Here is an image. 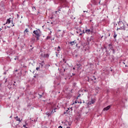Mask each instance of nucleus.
<instances>
[{
  "mask_svg": "<svg viewBox=\"0 0 128 128\" xmlns=\"http://www.w3.org/2000/svg\"><path fill=\"white\" fill-rule=\"evenodd\" d=\"M70 128V127H68H68H67L66 128Z\"/></svg>",
  "mask_w": 128,
  "mask_h": 128,
  "instance_id": "473e14b6",
  "label": "nucleus"
},
{
  "mask_svg": "<svg viewBox=\"0 0 128 128\" xmlns=\"http://www.w3.org/2000/svg\"><path fill=\"white\" fill-rule=\"evenodd\" d=\"M58 128H62V126H58Z\"/></svg>",
  "mask_w": 128,
  "mask_h": 128,
  "instance_id": "5701e85b",
  "label": "nucleus"
},
{
  "mask_svg": "<svg viewBox=\"0 0 128 128\" xmlns=\"http://www.w3.org/2000/svg\"><path fill=\"white\" fill-rule=\"evenodd\" d=\"M94 102H96V100H94V99H92L90 102H88V104H94Z\"/></svg>",
  "mask_w": 128,
  "mask_h": 128,
  "instance_id": "423d86ee",
  "label": "nucleus"
},
{
  "mask_svg": "<svg viewBox=\"0 0 128 128\" xmlns=\"http://www.w3.org/2000/svg\"><path fill=\"white\" fill-rule=\"evenodd\" d=\"M10 20H11V18H8V19H7V20H6V24H10Z\"/></svg>",
  "mask_w": 128,
  "mask_h": 128,
  "instance_id": "1a4fd4ad",
  "label": "nucleus"
},
{
  "mask_svg": "<svg viewBox=\"0 0 128 128\" xmlns=\"http://www.w3.org/2000/svg\"><path fill=\"white\" fill-rule=\"evenodd\" d=\"M14 118H15V120H16V122H18V124H15V126H18V124H20V122H22V120H20V118H18V116H16V117H14Z\"/></svg>",
  "mask_w": 128,
  "mask_h": 128,
  "instance_id": "7ed1b4c3",
  "label": "nucleus"
},
{
  "mask_svg": "<svg viewBox=\"0 0 128 128\" xmlns=\"http://www.w3.org/2000/svg\"><path fill=\"white\" fill-rule=\"evenodd\" d=\"M75 104H77V102H76V101H75Z\"/></svg>",
  "mask_w": 128,
  "mask_h": 128,
  "instance_id": "c756f323",
  "label": "nucleus"
},
{
  "mask_svg": "<svg viewBox=\"0 0 128 128\" xmlns=\"http://www.w3.org/2000/svg\"><path fill=\"white\" fill-rule=\"evenodd\" d=\"M34 8L36 10V7H33L32 9Z\"/></svg>",
  "mask_w": 128,
  "mask_h": 128,
  "instance_id": "393cba45",
  "label": "nucleus"
},
{
  "mask_svg": "<svg viewBox=\"0 0 128 128\" xmlns=\"http://www.w3.org/2000/svg\"><path fill=\"white\" fill-rule=\"evenodd\" d=\"M23 126H24V128H26V124H24V125Z\"/></svg>",
  "mask_w": 128,
  "mask_h": 128,
  "instance_id": "4be33fe9",
  "label": "nucleus"
},
{
  "mask_svg": "<svg viewBox=\"0 0 128 128\" xmlns=\"http://www.w3.org/2000/svg\"><path fill=\"white\" fill-rule=\"evenodd\" d=\"M118 24L119 26V28H117L116 30H126L127 32H128V28L126 27V26H124V22H118Z\"/></svg>",
  "mask_w": 128,
  "mask_h": 128,
  "instance_id": "f257e3e1",
  "label": "nucleus"
},
{
  "mask_svg": "<svg viewBox=\"0 0 128 128\" xmlns=\"http://www.w3.org/2000/svg\"><path fill=\"white\" fill-rule=\"evenodd\" d=\"M54 110H56V108H55Z\"/></svg>",
  "mask_w": 128,
  "mask_h": 128,
  "instance_id": "e433bc0d",
  "label": "nucleus"
},
{
  "mask_svg": "<svg viewBox=\"0 0 128 128\" xmlns=\"http://www.w3.org/2000/svg\"><path fill=\"white\" fill-rule=\"evenodd\" d=\"M58 52H60V46H58Z\"/></svg>",
  "mask_w": 128,
  "mask_h": 128,
  "instance_id": "2eb2a0df",
  "label": "nucleus"
},
{
  "mask_svg": "<svg viewBox=\"0 0 128 128\" xmlns=\"http://www.w3.org/2000/svg\"><path fill=\"white\" fill-rule=\"evenodd\" d=\"M93 32V30H90V29H86V30H85V32L86 34H90V32Z\"/></svg>",
  "mask_w": 128,
  "mask_h": 128,
  "instance_id": "39448f33",
  "label": "nucleus"
},
{
  "mask_svg": "<svg viewBox=\"0 0 128 128\" xmlns=\"http://www.w3.org/2000/svg\"><path fill=\"white\" fill-rule=\"evenodd\" d=\"M112 46V45H111L110 44L108 46Z\"/></svg>",
  "mask_w": 128,
  "mask_h": 128,
  "instance_id": "bb28decb",
  "label": "nucleus"
},
{
  "mask_svg": "<svg viewBox=\"0 0 128 128\" xmlns=\"http://www.w3.org/2000/svg\"><path fill=\"white\" fill-rule=\"evenodd\" d=\"M58 11H56V14H58Z\"/></svg>",
  "mask_w": 128,
  "mask_h": 128,
  "instance_id": "b1692460",
  "label": "nucleus"
},
{
  "mask_svg": "<svg viewBox=\"0 0 128 128\" xmlns=\"http://www.w3.org/2000/svg\"><path fill=\"white\" fill-rule=\"evenodd\" d=\"M61 10H62V8H59L58 10V11L60 12Z\"/></svg>",
  "mask_w": 128,
  "mask_h": 128,
  "instance_id": "f3484780",
  "label": "nucleus"
},
{
  "mask_svg": "<svg viewBox=\"0 0 128 128\" xmlns=\"http://www.w3.org/2000/svg\"><path fill=\"white\" fill-rule=\"evenodd\" d=\"M33 34L36 35V40H40V34H42V32L40 29H38L36 30L33 32Z\"/></svg>",
  "mask_w": 128,
  "mask_h": 128,
  "instance_id": "f03ea898",
  "label": "nucleus"
},
{
  "mask_svg": "<svg viewBox=\"0 0 128 128\" xmlns=\"http://www.w3.org/2000/svg\"><path fill=\"white\" fill-rule=\"evenodd\" d=\"M92 37H91L90 38V42L92 41Z\"/></svg>",
  "mask_w": 128,
  "mask_h": 128,
  "instance_id": "412c9836",
  "label": "nucleus"
},
{
  "mask_svg": "<svg viewBox=\"0 0 128 128\" xmlns=\"http://www.w3.org/2000/svg\"><path fill=\"white\" fill-rule=\"evenodd\" d=\"M7 28H10V26H8Z\"/></svg>",
  "mask_w": 128,
  "mask_h": 128,
  "instance_id": "a878e982",
  "label": "nucleus"
},
{
  "mask_svg": "<svg viewBox=\"0 0 128 128\" xmlns=\"http://www.w3.org/2000/svg\"><path fill=\"white\" fill-rule=\"evenodd\" d=\"M65 124L67 126H72V122H68V121H66Z\"/></svg>",
  "mask_w": 128,
  "mask_h": 128,
  "instance_id": "0eeeda50",
  "label": "nucleus"
},
{
  "mask_svg": "<svg viewBox=\"0 0 128 128\" xmlns=\"http://www.w3.org/2000/svg\"><path fill=\"white\" fill-rule=\"evenodd\" d=\"M73 70H76V68H73Z\"/></svg>",
  "mask_w": 128,
  "mask_h": 128,
  "instance_id": "c85d7f7f",
  "label": "nucleus"
},
{
  "mask_svg": "<svg viewBox=\"0 0 128 128\" xmlns=\"http://www.w3.org/2000/svg\"><path fill=\"white\" fill-rule=\"evenodd\" d=\"M113 50V52H114V50Z\"/></svg>",
  "mask_w": 128,
  "mask_h": 128,
  "instance_id": "cd10ccee",
  "label": "nucleus"
},
{
  "mask_svg": "<svg viewBox=\"0 0 128 128\" xmlns=\"http://www.w3.org/2000/svg\"><path fill=\"white\" fill-rule=\"evenodd\" d=\"M80 94L77 96V98H80Z\"/></svg>",
  "mask_w": 128,
  "mask_h": 128,
  "instance_id": "6ab92c4d",
  "label": "nucleus"
},
{
  "mask_svg": "<svg viewBox=\"0 0 128 128\" xmlns=\"http://www.w3.org/2000/svg\"><path fill=\"white\" fill-rule=\"evenodd\" d=\"M92 20H90V22H92Z\"/></svg>",
  "mask_w": 128,
  "mask_h": 128,
  "instance_id": "2f4dec72",
  "label": "nucleus"
},
{
  "mask_svg": "<svg viewBox=\"0 0 128 128\" xmlns=\"http://www.w3.org/2000/svg\"><path fill=\"white\" fill-rule=\"evenodd\" d=\"M36 70H38V68H36Z\"/></svg>",
  "mask_w": 128,
  "mask_h": 128,
  "instance_id": "c9c22d12",
  "label": "nucleus"
},
{
  "mask_svg": "<svg viewBox=\"0 0 128 128\" xmlns=\"http://www.w3.org/2000/svg\"><path fill=\"white\" fill-rule=\"evenodd\" d=\"M18 16V14H17Z\"/></svg>",
  "mask_w": 128,
  "mask_h": 128,
  "instance_id": "72a5a7b5",
  "label": "nucleus"
},
{
  "mask_svg": "<svg viewBox=\"0 0 128 128\" xmlns=\"http://www.w3.org/2000/svg\"><path fill=\"white\" fill-rule=\"evenodd\" d=\"M93 78H94V80H96V78H94V76Z\"/></svg>",
  "mask_w": 128,
  "mask_h": 128,
  "instance_id": "aec40b11",
  "label": "nucleus"
},
{
  "mask_svg": "<svg viewBox=\"0 0 128 128\" xmlns=\"http://www.w3.org/2000/svg\"><path fill=\"white\" fill-rule=\"evenodd\" d=\"M77 68L78 70L82 68V65L80 64H76Z\"/></svg>",
  "mask_w": 128,
  "mask_h": 128,
  "instance_id": "9d476101",
  "label": "nucleus"
},
{
  "mask_svg": "<svg viewBox=\"0 0 128 128\" xmlns=\"http://www.w3.org/2000/svg\"><path fill=\"white\" fill-rule=\"evenodd\" d=\"M124 39H125L126 42H128V36L125 37Z\"/></svg>",
  "mask_w": 128,
  "mask_h": 128,
  "instance_id": "9b49d317",
  "label": "nucleus"
},
{
  "mask_svg": "<svg viewBox=\"0 0 128 128\" xmlns=\"http://www.w3.org/2000/svg\"><path fill=\"white\" fill-rule=\"evenodd\" d=\"M28 128V127H26V128Z\"/></svg>",
  "mask_w": 128,
  "mask_h": 128,
  "instance_id": "4c0bfd02",
  "label": "nucleus"
},
{
  "mask_svg": "<svg viewBox=\"0 0 128 128\" xmlns=\"http://www.w3.org/2000/svg\"><path fill=\"white\" fill-rule=\"evenodd\" d=\"M60 0V2H64L65 0Z\"/></svg>",
  "mask_w": 128,
  "mask_h": 128,
  "instance_id": "a211bd4d",
  "label": "nucleus"
},
{
  "mask_svg": "<svg viewBox=\"0 0 128 128\" xmlns=\"http://www.w3.org/2000/svg\"><path fill=\"white\" fill-rule=\"evenodd\" d=\"M69 44L71 46H75V44H76V41L75 40L74 41L70 42Z\"/></svg>",
  "mask_w": 128,
  "mask_h": 128,
  "instance_id": "20e7f679",
  "label": "nucleus"
},
{
  "mask_svg": "<svg viewBox=\"0 0 128 128\" xmlns=\"http://www.w3.org/2000/svg\"><path fill=\"white\" fill-rule=\"evenodd\" d=\"M117 34H116V33H114V38H116V36H117Z\"/></svg>",
  "mask_w": 128,
  "mask_h": 128,
  "instance_id": "f8f14e48",
  "label": "nucleus"
},
{
  "mask_svg": "<svg viewBox=\"0 0 128 128\" xmlns=\"http://www.w3.org/2000/svg\"><path fill=\"white\" fill-rule=\"evenodd\" d=\"M24 32H28V28H26L24 31Z\"/></svg>",
  "mask_w": 128,
  "mask_h": 128,
  "instance_id": "ddd939ff",
  "label": "nucleus"
},
{
  "mask_svg": "<svg viewBox=\"0 0 128 128\" xmlns=\"http://www.w3.org/2000/svg\"><path fill=\"white\" fill-rule=\"evenodd\" d=\"M32 42H34V40H36V39L34 38V37H33L32 38Z\"/></svg>",
  "mask_w": 128,
  "mask_h": 128,
  "instance_id": "dca6fc26",
  "label": "nucleus"
},
{
  "mask_svg": "<svg viewBox=\"0 0 128 128\" xmlns=\"http://www.w3.org/2000/svg\"><path fill=\"white\" fill-rule=\"evenodd\" d=\"M123 64H126V63H124V62H123Z\"/></svg>",
  "mask_w": 128,
  "mask_h": 128,
  "instance_id": "7c9ffc66",
  "label": "nucleus"
},
{
  "mask_svg": "<svg viewBox=\"0 0 128 128\" xmlns=\"http://www.w3.org/2000/svg\"><path fill=\"white\" fill-rule=\"evenodd\" d=\"M50 36H48L46 37V40H50Z\"/></svg>",
  "mask_w": 128,
  "mask_h": 128,
  "instance_id": "4468645a",
  "label": "nucleus"
},
{
  "mask_svg": "<svg viewBox=\"0 0 128 128\" xmlns=\"http://www.w3.org/2000/svg\"><path fill=\"white\" fill-rule=\"evenodd\" d=\"M110 106H112L111 105L108 106L107 107L104 108V110H110Z\"/></svg>",
  "mask_w": 128,
  "mask_h": 128,
  "instance_id": "6e6552de",
  "label": "nucleus"
},
{
  "mask_svg": "<svg viewBox=\"0 0 128 128\" xmlns=\"http://www.w3.org/2000/svg\"><path fill=\"white\" fill-rule=\"evenodd\" d=\"M125 66L126 67L127 66L126 65Z\"/></svg>",
  "mask_w": 128,
  "mask_h": 128,
  "instance_id": "f704fd0d",
  "label": "nucleus"
}]
</instances>
